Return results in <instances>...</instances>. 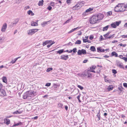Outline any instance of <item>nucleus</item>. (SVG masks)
Returning a JSON list of instances; mask_svg holds the SVG:
<instances>
[{"label":"nucleus","instance_id":"nucleus-1","mask_svg":"<svg viewBox=\"0 0 127 127\" xmlns=\"http://www.w3.org/2000/svg\"><path fill=\"white\" fill-rule=\"evenodd\" d=\"M103 17V15L101 14L95 15L91 17L89 20L90 23L91 24H94L102 20Z\"/></svg>","mask_w":127,"mask_h":127},{"label":"nucleus","instance_id":"nucleus-2","mask_svg":"<svg viewBox=\"0 0 127 127\" xmlns=\"http://www.w3.org/2000/svg\"><path fill=\"white\" fill-rule=\"evenodd\" d=\"M55 43V42L54 41H52V40H47L43 42V45L44 46L47 44H48L47 45V46L48 48H49Z\"/></svg>","mask_w":127,"mask_h":127},{"label":"nucleus","instance_id":"nucleus-3","mask_svg":"<svg viewBox=\"0 0 127 127\" xmlns=\"http://www.w3.org/2000/svg\"><path fill=\"white\" fill-rule=\"evenodd\" d=\"M93 8H90L89 9L86 10L85 12H84L82 14L83 16L86 15L92 12L91 11L93 9Z\"/></svg>","mask_w":127,"mask_h":127},{"label":"nucleus","instance_id":"nucleus-4","mask_svg":"<svg viewBox=\"0 0 127 127\" xmlns=\"http://www.w3.org/2000/svg\"><path fill=\"white\" fill-rule=\"evenodd\" d=\"M38 30H39L37 29H31L29 30L28 31V34L32 35L35 32H37Z\"/></svg>","mask_w":127,"mask_h":127},{"label":"nucleus","instance_id":"nucleus-5","mask_svg":"<svg viewBox=\"0 0 127 127\" xmlns=\"http://www.w3.org/2000/svg\"><path fill=\"white\" fill-rule=\"evenodd\" d=\"M116 65L117 66L119 67L120 68H122L123 69H124L123 64L120 61L117 60L116 61Z\"/></svg>","mask_w":127,"mask_h":127},{"label":"nucleus","instance_id":"nucleus-6","mask_svg":"<svg viewBox=\"0 0 127 127\" xmlns=\"http://www.w3.org/2000/svg\"><path fill=\"white\" fill-rule=\"evenodd\" d=\"M19 19L18 18L15 19L12 22L11 24L10 25V27H12L15 26L17 23H18L19 21Z\"/></svg>","mask_w":127,"mask_h":127},{"label":"nucleus","instance_id":"nucleus-7","mask_svg":"<svg viewBox=\"0 0 127 127\" xmlns=\"http://www.w3.org/2000/svg\"><path fill=\"white\" fill-rule=\"evenodd\" d=\"M6 94V93L5 91L1 88H0V96H5Z\"/></svg>","mask_w":127,"mask_h":127},{"label":"nucleus","instance_id":"nucleus-8","mask_svg":"<svg viewBox=\"0 0 127 127\" xmlns=\"http://www.w3.org/2000/svg\"><path fill=\"white\" fill-rule=\"evenodd\" d=\"M69 58V56L68 55H62L61 56V59L62 60L66 61Z\"/></svg>","mask_w":127,"mask_h":127},{"label":"nucleus","instance_id":"nucleus-9","mask_svg":"<svg viewBox=\"0 0 127 127\" xmlns=\"http://www.w3.org/2000/svg\"><path fill=\"white\" fill-rule=\"evenodd\" d=\"M7 27V24L6 23H4L2 27L1 31L2 32H4L5 30L6 29Z\"/></svg>","mask_w":127,"mask_h":127},{"label":"nucleus","instance_id":"nucleus-10","mask_svg":"<svg viewBox=\"0 0 127 127\" xmlns=\"http://www.w3.org/2000/svg\"><path fill=\"white\" fill-rule=\"evenodd\" d=\"M59 88V86L58 85L56 84H54L53 85L52 87V90H57Z\"/></svg>","mask_w":127,"mask_h":127},{"label":"nucleus","instance_id":"nucleus-11","mask_svg":"<svg viewBox=\"0 0 127 127\" xmlns=\"http://www.w3.org/2000/svg\"><path fill=\"white\" fill-rule=\"evenodd\" d=\"M4 123L7 125H8L10 124V120L7 118H5L4 120Z\"/></svg>","mask_w":127,"mask_h":127},{"label":"nucleus","instance_id":"nucleus-12","mask_svg":"<svg viewBox=\"0 0 127 127\" xmlns=\"http://www.w3.org/2000/svg\"><path fill=\"white\" fill-rule=\"evenodd\" d=\"M23 96V97L24 99H27L28 97H30L27 92L24 94Z\"/></svg>","mask_w":127,"mask_h":127},{"label":"nucleus","instance_id":"nucleus-13","mask_svg":"<svg viewBox=\"0 0 127 127\" xmlns=\"http://www.w3.org/2000/svg\"><path fill=\"white\" fill-rule=\"evenodd\" d=\"M86 54V52L85 50L83 49H82L81 50H80V55L82 54L85 55Z\"/></svg>","mask_w":127,"mask_h":127},{"label":"nucleus","instance_id":"nucleus-14","mask_svg":"<svg viewBox=\"0 0 127 127\" xmlns=\"http://www.w3.org/2000/svg\"><path fill=\"white\" fill-rule=\"evenodd\" d=\"M91 45V43H89V44H86V45H85L84 47H85L86 48H89V47H90V48H95V47L94 46H90Z\"/></svg>","mask_w":127,"mask_h":127},{"label":"nucleus","instance_id":"nucleus-15","mask_svg":"<svg viewBox=\"0 0 127 127\" xmlns=\"http://www.w3.org/2000/svg\"><path fill=\"white\" fill-rule=\"evenodd\" d=\"M64 52V50L63 49L60 50L56 52L57 53H58L59 54H60Z\"/></svg>","mask_w":127,"mask_h":127},{"label":"nucleus","instance_id":"nucleus-16","mask_svg":"<svg viewBox=\"0 0 127 127\" xmlns=\"http://www.w3.org/2000/svg\"><path fill=\"white\" fill-rule=\"evenodd\" d=\"M27 92L30 97H31L33 95V92L32 91H28Z\"/></svg>","mask_w":127,"mask_h":127},{"label":"nucleus","instance_id":"nucleus-17","mask_svg":"<svg viewBox=\"0 0 127 127\" xmlns=\"http://www.w3.org/2000/svg\"><path fill=\"white\" fill-rule=\"evenodd\" d=\"M100 111H99V112L98 113L97 115V117L96 118L97 120L98 121L100 120Z\"/></svg>","mask_w":127,"mask_h":127},{"label":"nucleus","instance_id":"nucleus-18","mask_svg":"<svg viewBox=\"0 0 127 127\" xmlns=\"http://www.w3.org/2000/svg\"><path fill=\"white\" fill-rule=\"evenodd\" d=\"M31 25L32 26H35L38 25V24L36 22H31Z\"/></svg>","mask_w":127,"mask_h":127},{"label":"nucleus","instance_id":"nucleus-19","mask_svg":"<svg viewBox=\"0 0 127 127\" xmlns=\"http://www.w3.org/2000/svg\"><path fill=\"white\" fill-rule=\"evenodd\" d=\"M111 54V56H115L116 57H117L118 56V54L115 52H112Z\"/></svg>","mask_w":127,"mask_h":127},{"label":"nucleus","instance_id":"nucleus-20","mask_svg":"<svg viewBox=\"0 0 127 127\" xmlns=\"http://www.w3.org/2000/svg\"><path fill=\"white\" fill-rule=\"evenodd\" d=\"M22 124V123L21 122H20L17 123H14V124L13 125L12 127H14L15 126H21Z\"/></svg>","mask_w":127,"mask_h":127},{"label":"nucleus","instance_id":"nucleus-21","mask_svg":"<svg viewBox=\"0 0 127 127\" xmlns=\"http://www.w3.org/2000/svg\"><path fill=\"white\" fill-rule=\"evenodd\" d=\"M44 0H42L39 1L38 4L39 6H42L43 4Z\"/></svg>","mask_w":127,"mask_h":127},{"label":"nucleus","instance_id":"nucleus-22","mask_svg":"<svg viewBox=\"0 0 127 127\" xmlns=\"http://www.w3.org/2000/svg\"><path fill=\"white\" fill-rule=\"evenodd\" d=\"M122 6H123V3H119L115 7V8H121Z\"/></svg>","mask_w":127,"mask_h":127},{"label":"nucleus","instance_id":"nucleus-23","mask_svg":"<svg viewBox=\"0 0 127 127\" xmlns=\"http://www.w3.org/2000/svg\"><path fill=\"white\" fill-rule=\"evenodd\" d=\"M2 81L4 83H6L7 82V79L5 76H3L2 77Z\"/></svg>","mask_w":127,"mask_h":127},{"label":"nucleus","instance_id":"nucleus-24","mask_svg":"<svg viewBox=\"0 0 127 127\" xmlns=\"http://www.w3.org/2000/svg\"><path fill=\"white\" fill-rule=\"evenodd\" d=\"M22 112V111H19L18 110H17L15 111H14L13 112V114H21Z\"/></svg>","mask_w":127,"mask_h":127},{"label":"nucleus","instance_id":"nucleus-25","mask_svg":"<svg viewBox=\"0 0 127 127\" xmlns=\"http://www.w3.org/2000/svg\"><path fill=\"white\" fill-rule=\"evenodd\" d=\"M97 51L98 52H104L105 51L104 49H102L101 48H97Z\"/></svg>","mask_w":127,"mask_h":127},{"label":"nucleus","instance_id":"nucleus-26","mask_svg":"<svg viewBox=\"0 0 127 127\" xmlns=\"http://www.w3.org/2000/svg\"><path fill=\"white\" fill-rule=\"evenodd\" d=\"M113 88V87L112 85L111 86H109V87L107 88V89L109 91H110L111 90H112Z\"/></svg>","mask_w":127,"mask_h":127},{"label":"nucleus","instance_id":"nucleus-27","mask_svg":"<svg viewBox=\"0 0 127 127\" xmlns=\"http://www.w3.org/2000/svg\"><path fill=\"white\" fill-rule=\"evenodd\" d=\"M114 11L115 12H122L124 11H125V10H120V9L119 8L118 9V10H116V9H114Z\"/></svg>","mask_w":127,"mask_h":127},{"label":"nucleus","instance_id":"nucleus-28","mask_svg":"<svg viewBox=\"0 0 127 127\" xmlns=\"http://www.w3.org/2000/svg\"><path fill=\"white\" fill-rule=\"evenodd\" d=\"M111 26L113 28H116L117 26L115 22L111 24Z\"/></svg>","mask_w":127,"mask_h":127},{"label":"nucleus","instance_id":"nucleus-29","mask_svg":"<svg viewBox=\"0 0 127 127\" xmlns=\"http://www.w3.org/2000/svg\"><path fill=\"white\" fill-rule=\"evenodd\" d=\"M109 27V25H107L104 27H103V31H107Z\"/></svg>","mask_w":127,"mask_h":127},{"label":"nucleus","instance_id":"nucleus-30","mask_svg":"<svg viewBox=\"0 0 127 127\" xmlns=\"http://www.w3.org/2000/svg\"><path fill=\"white\" fill-rule=\"evenodd\" d=\"M121 21H117L115 22L116 26H118L121 23Z\"/></svg>","mask_w":127,"mask_h":127},{"label":"nucleus","instance_id":"nucleus-31","mask_svg":"<svg viewBox=\"0 0 127 127\" xmlns=\"http://www.w3.org/2000/svg\"><path fill=\"white\" fill-rule=\"evenodd\" d=\"M79 28V27H77V28H74V29H72V30H71V31H70L69 32H68V33H70L71 32H73L74 31L76 30V29H78Z\"/></svg>","mask_w":127,"mask_h":127},{"label":"nucleus","instance_id":"nucleus-32","mask_svg":"<svg viewBox=\"0 0 127 127\" xmlns=\"http://www.w3.org/2000/svg\"><path fill=\"white\" fill-rule=\"evenodd\" d=\"M49 22L48 21H45L43 22L41 24L42 26L44 27L46 24H47Z\"/></svg>","mask_w":127,"mask_h":127},{"label":"nucleus","instance_id":"nucleus-33","mask_svg":"<svg viewBox=\"0 0 127 127\" xmlns=\"http://www.w3.org/2000/svg\"><path fill=\"white\" fill-rule=\"evenodd\" d=\"M88 72L87 71H85L83 73V76L84 77H86L87 76H88Z\"/></svg>","mask_w":127,"mask_h":127},{"label":"nucleus","instance_id":"nucleus-34","mask_svg":"<svg viewBox=\"0 0 127 127\" xmlns=\"http://www.w3.org/2000/svg\"><path fill=\"white\" fill-rule=\"evenodd\" d=\"M96 67L95 66H92L91 67H90V69L89 68V70H93V69H95V68Z\"/></svg>","mask_w":127,"mask_h":127},{"label":"nucleus","instance_id":"nucleus-35","mask_svg":"<svg viewBox=\"0 0 127 127\" xmlns=\"http://www.w3.org/2000/svg\"><path fill=\"white\" fill-rule=\"evenodd\" d=\"M53 68L52 67L48 68L46 70V72H49L50 71L53 70Z\"/></svg>","mask_w":127,"mask_h":127},{"label":"nucleus","instance_id":"nucleus-36","mask_svg":"<svg viewBox=\"0 0 127 127\" xmlns=\"http://www.w3.org/2000/svg\"><path fill=\"white\" fill-rule=\"evenodd\" d=\"M111 32H109L106 34L104 35V36L105 38H106L107 37L110 33Z\"/></svg>","mask_w":127,"mask_h":127},{"label":"nucleus","instance_id":"nucleus-37","mask_svg":"<svg viewBox=\"0 0 127 127\" xmlns=\"http://www.w3.org/2000/svg\"><path fill=\"white\" fill-rule=\"evenodd\" d=\"M92 73L90 72H88V78H89L90 79L92 77Z\"/></svg>","mask_w":127,"mask_h":127},{"label":"nucleus","instance_id":"nucleus-38","mask_svg":"<svg viewBox=\"0 0 127 127\" xmlns=\"http://www.w3.org/2000/svg\"><path fill=\"white\" fill-rule=\"evenodd\" d=\"M79 7V5H76L75 6H74L73 8L76 10H78L79 9L78 7Z\"/></svg>","mask_w":127,"mask_h":127},{"label":"nucleus","instance_id":"nucleus-39","mask_svg":"<svg viewBox=\"0 0 127 127\" xmlns=\"http://www.w3.org/2000/svg\"><path fill=\"white\" fill-rule=\"evenodd\" d=\"M5 38L4 37H0V42L1 43L3 42Z\"/></svg>","mask_w":127,"mask_h":127},{"label":"nucleus","instance_id":"nucleus-40","mask_svg":"<svg viewBox=\"0 0 127 127\" xmlns=\"http://www.w3.org/2000/svg\"><path fill=\"white\" fill-rule=\"evenodd\" d=\"M114 34H113L112 35H111L110 36L106 37V39H110V38H112L114 37Z\"/></svg>","mask_w":127,"mask_h":127},{"label":"nucleus","instance_id":"nucleus-41","mask_svg":"<svg viewBox=\"0 0 127 127\" xmlns=\"http://www.w3.org/2000/svg\"><path fill=\"white\" fill-rule=\"evenodd\" d=\"M85 2L84 1H82V2H80V6H81V7L83 6L84 5Z\"/></svg>","mask_w":127,"mask_h":127},{"label":"nucleus","instance_id":"nucleus-42","mask_svg":"<svg viewBox=\"0 0 127 127\" xmlns=\"http://www.w3.org/2000/svg\"><path fill=\"white\" fill-rule=\"evenodd\" d=\"M112 73L115 74H116L117 72L116 70L115 69H112Z\"/></svg>","mask_w":127,"mask_h":127},{"label":"nucleus","instance_id":"nucleus-43","mask_svg":"<svg viewBox=\"0 0 127 127\" xmlns=\"http://www.w3.org/2000/svg\"><path fill=\"white\" fill-rule=\"evenodd\" d=\"M51 85V83H47L45 85V86L47 87H49Z\"/></svg>","mask_w":127,"mask_h":127},{"label":"nucleus","instance_id":"nucleus-44","mask_svg":"<svg viewBox=\"0 0 127 127\" xmlns=\"http://www.w3.org/2000/svg\"><path fill=\"white\" fill-rule=\"evenodd\" d=\"M104 40V38L101 35H100L99 37V40L102 41L103 40Z\"/></svg>","mask_w":127,"mask_h":127},{"label":"nucleus","instance_id":"nucleus-45","mask_svg":"<svg viewBox=\"0 0 127 127\" xmlns=\"http://www.w3.org/2000/svg\"><path fill=\"white\" fill-rule=\"evenodd\" d=\"M71 19H70L67 20L65 22L64 24H65L67 23H69V22L70 21V20H71Z\"/></svg>","mask_w":127,"mask_h":127},{"label":"nucleus","instance_id":"nucleus-46","mask_svg":"<svg viewBox=\"0 0 127 127\" xmlns=\"http://www.w3.org/2000/svg\"><path fill=\"white\" fill-rule=\"evenodd\" d=\"M47 9L49 11H50L52 10V7L50 6H49L47 8Z\"/></svg>","mask_w":127,"mask_h":127},{"label":"nucleus","instance_id":"nucleus-47","mask_svg":"<svg viewBox=\"0 0 127 127\" xmlns=\"http://www.w3.org/2000/svg\"><path fill=\"white\" fill-rule=\"evenodd\" d=\"M72 50V51H73V52L74 53L76 52L77 51L76 48H74V49Z\"/></svg>","mask_w":127,"mask_h":127},{"label":"nucleus","instance_id":"nucleus-48","mask_svg":"<svg viewBox=\"0 0 127 127\" xmlns=\"http://www.w3.org/2000/svg\"><path fill=\"white\" fill-rule=\"evenodd\" d=\"M80 89L81 90H83L84 91L85 90V89L83 87L80 85Z\"/></svg>","mask_w":127,"mask_h":127},{"label":"nucleus","instance_id":"nucleus-49","mask_svg":"<svg viewBox=\"0 0 127 127\" xmlns=\"http://www.w3.org/2000/svg\"><path fill=\"white\" fill-rule=\"evenodd\" d=\"M68 52V53H71L72 52V50H71L69 51L68 50H67L65 51H64V52Z\"/></svg>","mask_w":127,"mask_h":127},{"label":"nucleus","instance_id":"nucleus-50","mask_svg":"<svg viewBox=\"0 0 127 127\" xmlns=\"http://www.w3.org/2000/svg\"><path fill=\"white\" fill-rule=\"evenodd\" d=\"M60 107H61V108H63V104L61 103H60L58 104Z\"/></svg>","mask_w":127,"mask_h":127},{"label":"nucleus","instance_id":"nucleus-51","mask_svg":"<svg viewBox=\"0 0 127 127\" xmlns=\"http://www.w3.org/2000/svg\"><path fill=\"white\" fill-rule=\"evenodd\" d=\"M125 88H127V83H124L123 84Z\"/></svg>","mask_w":127,"mask_h":127},{"label":"nucleus","instance_id":"nucleus-52","mask_svg":"<svg viewBox=\"0 0 127 127\" xmlns=\"http://www.w3.org/2000/svg\"><path fill=\"white\" fill-rule=\"evenodd\" d=\"M90 50L93 51H95L96 50L95 48H90Z\"/></svg>","mask_w":127,"mask_h":127},{"label":"nucleus","instance_id":"nucleus-53","mask_svg":"<svg viewBox=\"0 0 127 127\" xmlns=\"http://www.w3.org/2000/svg\"><path fill=\"white\" fill-rule=\"evenodd\" d=\"M84 42H86L88 40L87 39H84L83 40Z\"/></svg>","mask_w":127,"mask_h":127},{"label":"nucleus","instance_id":"nucleus-54","mask_svg":"<svg viewBox=\"0 0 127 127\" xmlns=\"http://www.w3.org/2000/svg\"><path fill=\"white\" fill-rule=\"evenodd\" d=\"M32 12V11L31 10H30L28 11L27 13L29 15H30L31 14Z\"/></svg>","mask_w":127,"mask_h":127},{"label":"nucleus","instance_id":"nucleus-55","mask_svg":"<svg viewBox=\"0 0 127 127\" xmlns=\"http://www.w3.org/2000/svg\"><path fill=\"white\" fill-rule=\"evenodd\" d=\"M94 38V36L92 35H91L89 37V38L91 40H92Z\"/></svg>","mask_w":127,"mask_h":127},{"label":"nucleus","instance_id":"nucleus-56","mask_svg":"<svg viewBox=\"0 0 127 127\" xmlns=\"http://www.w3.org/2000/svg\"><path fill=\"white\" fill-rule=\"evenodd\" d=\"M100 68H98V70L96 71V72L97 73L99 74L100 73Z\"/></svg>","mask_w":127,"mask_h":127},{"label":"nucleus","instance_id":"nucleus-57","mask_svg":"<svg viewBox=\"0 0 127 127\" xmlns=\"http://www.w3.org/2000/svg\"><path fill=\"white\" fill-rule=\"evenodd\" d=\"M124 60H125V61L126 62H127V58L126 57H123V59Z\"/></svg>","mask_w":127,"mask_h":127},{"label":"nucleus","instance_id":"nucleus-58","mask_svg":"<svg viewBox=\"0 0 127 127\" xmlns=\"http://www.w3.org/2000/svg\"><path fill=\"white\" fill-rule=\"evenodd\" d=\"M123 7H124L125 8H127V4H126V5L124 4L123 3V6H122Z\"/></svg>","mask_w":127,"mask_h":127},{"label":"nucleus","instance_id":"nucleus-59","mask_svg":"<svg viewBox=\"0 0 127 127\" xmlns=\"http://www.w3.org/2000/svg\"><path fill=\"white\" fill-rule=\"evenodd\" d=\"M108 15L109 16L111 15L112 14L111 11H109L107 12Z\"/></svg>","mask_w":127,"mask_h":127},{"label":"nucleus","instance_id":"nucleus-60","mask_svg":"<svg viewBox=\"0 0 127 127\" xmlns=\"http://www.w3.org/2000/svg\"><path fill=\"white\" fill-rule=\"evenodd\" d=\"M75 44H79V40H78L75 43Z\"/></svg>","mask_w":127,"mask_h":127},{"label":"nucleus","instance_id":"nucleus-61","mask_svg":"<svg viewBox=\"0 0 127 127\" xmlns=\"http://www.w3.org/2000/svg\"><path fill=\"white\" fill-rule=\"evenodd\" d=\"M66 2L67 4L70 3H71V0H67Z\"/></svg>","mask_w":127,"mask_h":127},{"label":"nucleus","instance_id":"nucleus-62","mask_svg":"<svg viewBox=\"0 0 127 127\" xmlns=\"http://www.w3.org/2000/svg\"><path fill=\"white\" fill-rule=\"evenodd\" d=\"M50 5L52 6H53L54 5V3L53 2H51Z\"/></svg>","mask_w":127,"mask_h":127},{"label":"nucleus","instance_id":"nucleus-63","mask_svg":"<svg viewBox=\"0 0 127 127\" xmlns=\"http://www.w3.org/2000/svg\"><path fill=\"white\" fill-rule=\"evenodd\" d=\"M64 108L66 111H67L68 109V107L67 105H65Z\"/></svg>","mask_w":127,"mask_h":127},{"label":"nucleus","instance_id":"nucleus-64","mask_svg":"<svg viewBox=\"0 0 127 127\" xmlns=\"http://www.w3.org/2000/svg\"><path fill=\"white\" fill-rule=\"evenodd\" d=\"M88 61V60L87 59H85V60L83 62V63H86L87 61Z\"/></svg>","mask_w":127,"mask_h":127}]
</instances>
